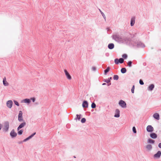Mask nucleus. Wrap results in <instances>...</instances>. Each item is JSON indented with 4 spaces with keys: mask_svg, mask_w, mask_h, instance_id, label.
<instances>
[{
    "mask_svg": "<svg viewBox=\"0 0 161 161\" xmlns=\"http://www.w3.org/2000/svg\"><path fill=\"white\" fill-rule=\"evenodd\" d=\"M139 83L141 85H142L144 84V82L142 80H140L139 81Z\"/></svg>",
    "mask_w": 161,
    "mask_h": 161,
    "instance_id": "nucleus-37",
    "label": "nucleus"
},
{
    "mask_svg": "<svg viewBox=\"0 0 161 161\" xmlns=\"http://www.w3.org/2000/svg\"><path fill=\"white\" fill-rule=\"evenodd\" d=\"M114 62L115 64H118L119 63V59L117 58H116L114 60Z\"/></svg>",
    "mask_w": 161,
    "mask_h": 161,
    "instance_id": "nucleus-28",
    "label": "nucleus"
},
{
    "mask_svg": "<svg viewBox=\"0 0 161 161\" xmlns=\"http://www.w3.org/2000/svg\"><path fill=\"white\" fill-rule=\"evenodd\" d=\"M132 130H133V131L134 132V133H136V128H135V127H133V128H132Z\"/></svg>",
    "mask_w": 161,
    "mask_h": 161,
    "instance_id": "nucleus-33",
    "label": "nucleus"
},
{
    "mask_svg": "<svg viewBox=\"0 0 161 161\" xmlns=\"http://www.w3.org/2000/svg\"><path fill=\"white\" fill-rule=\"evenodd\" d=\"M2 127V125L1 124H0V130H1Z\"/></svg>",
    "mask_w": 161,
    "mask_h": 161,
    "instance_id": "nucleus-42",
    "label": "nucleus"
},
{
    "mask_svg": "<svg viewBox=\"0 0 161 161\" xmlns=\"http://www.w3.org/2000/svg\"><path fill=\"white\" fill-rule=\"evenodd\" d=\"M14 103H15V105H16L17 106H19V104L18 103V102H17V101H15V100H14Z\"/></svg>",
    "mask_w": 161,
    "mask_h": 161,
    "instance_id": "nucleus-35",
    "label": "nucleus"
},
{
    "mask_svg": "<svg viewBox=\"0 0 161 161\" xmlns=\"http://www.w3.org/2000/svg\"><path fill=\"white\" fill-rule=\"evenodd\" d=\"M30 100H32L33 102H34L35 101V98L33 97L31 98Z\"/></svg>",
    "mask_w": 161,
    "mask_h": 161,
    "instance_id": "nucleus-40",
    "label": "nucleus"
},
{
    "mask_svg": "<svg viewBox=\"0 0 161 161\" xmlns=\"http://www.w3.org/2000/svg\"><path fill=\"white\" fill-rule=\"evenodd\" d=\"M9 127V124L8 121L5 122L4 123V125L3 126V130L5 132L8 131Z\"/></svg>",
    "mask_w": 161,
    "mask_h": 161,
    "instance_id": "nucleus-2",
    "label": "nucleus"
},
{
    "mask_svg": "<svg viewBox=\"0 0 161 161\" xmlns=\"http://www.w3.org/2000/svg\"><path fill=\"white\" fill-rule=\"evenodd\" d=\"M7 106L9 108H11L13 105V102L11 100H9L6 103Z\"/></svg>",
    "mask_w": 161,
    "mask_h": 161,
    "instance_id": "nucleus-5",
    "label": "nucleus"
},
{
    "mask_svg": "<svg viewBox=\"0 0 161 161\" xmlns=\"http://www.w3.org/2000/svg\"><path fill=\"white\" fill-rule=\"evenodd\" d=\"M158 147L160 148H161V143H160L158 144Z\"/></svg>",
    "mask_w": 161,
    "mask_h": 161,
    "instance_id": "nucleus-41",
    "label": "nucleus"
},
{
    "mask_svg": "<svg viewBox=\"0 0 161 161\" xmlns=\"http://www.w3.org/2000/svg\"><path fill=\"white\" fill-rule=\"evenodd\" d=\"M152 148V146L151 145L148 144L146 146V148L147 150H150Z\"/></svg>",
    "mask_w": 161,
    "mask_h": 161,
    "instance_id": "nucleus-18",
    "label": "nucleus"
},
{
    "mask_svg": "<svg viewBox=\"0 0 161 161\" xmlns=\"http://www.w3.org/2000/svg\"><path fill=\"white\" fill-rule=\"evenodd\" d=\"M134 89H135V86L134 85H133V87H132V89H131V92L132 93H134Z\"/></svg>",
    "mask_w": 161,
    "mask_h": 161,
    "instance_id": "nucleus-36",
    "label": "nucleus"
},
{
    "mask_svg": "<svg viewBox=\"0 0 161 161\" xmlns=\"http://www.w3.org/2000/svg\"><path fill=\"white\" fill-rule=\"evenodd\" d=\"M161 154L160 151H158L157 153L154 155V157L156 158H159L160 157Z\"/></svg>",
    "mask_w": 161,
    "mask_h": 161,
    "instance_id": "nucleus-14",
    "label": "nucleus"
},
{
    "mask_svg": "<svg viewBox=\"0 0 161 161\" xmlns=\"http://www.w3.org/2000/svg\"><path fill=\"white\" fill-rule=\"evenodd\" d=\"M122 57L124 58H126L127 57V55L126 54H124L123 55Z\"/></svg>",
    "mask_w": 161,
    "mask_h": 161,
    "instance_id": "nucleus-38",
    "label": "nucleus"
},
{
    "mask_svg": "<svg viewBox=\"0 0 161 161\" xmlns=\"http://www.w3.org/2000/svg\"><path fill=\"white\" fill-rule=\"evenodd\" d=\"M109 70L110 68L109 67H108L107 69L104 70V72L105 74H106V73L109 71Z\"/></svg>",
    "mask_w": 161,
    "mask_h": 161,
    "instance_id": "nucleus-24",
    "label": "nucleus"
},
{
    "mask_svg": "<svg viewBox=\"0 0 161 161\" xmlns=\"http://www.w3.org/2000/svg\"><path fill=\"white\" fill-rule=\"evenodd\" d=\"M150 137L153 139L156 138L157 137V135L154 133H153L150 134Z\"/></svg>",
    "mask_w": 161,
    "mask_h": 161,
    "instance_id": "nucleus-16",
    "label": "nucleus"
},
{
    "mask_svg": "<svg viewBox=\"0 0 161 161\" xmlns=\"http://www.w3.org/2000/svg\"><path fill=\"white\" fill-rule=\"evenodd\" d=\"M23 131V130H21L18 132V134L19 135H21L22 134Z\"/></svg>",
    "mask_w": 161,
    "mask_h": 161,
    "instance_id": "nucleus-30",
    "label": "nucleus"
},
{
    "mask_svg": "<svg viewBox=\"0 0 161 161\" xmlns=\"http://www.w3.org/2000/svg\"><path fill=\"white\" fill-rule=\"evenodd\" d=\"M91 107L92 108H95L96 107V104L94 103H92V104Z\"/></svg>",
    "mask_w": 161,
    "mask_h": 161,
    "instance_id": "nucleus-29",
    "label": "nucleus"
},
{
    "mask_svg": "<svg viewBox=\"0 0 161 161\" xmlns=\"http://www.w3.org/2000/svg\"><path fill=\"white\" fill-rule=\"evenodd\" d=\"M36 134V132L34 133L33 134H32L31 136H30L29 137L25 139H24V142H25L28 140H29L30 138H31L32 137L35 135Z\"/></svg>",
    "mask_w": 161,
    "mask_h": 161,
    "instance_id": "nucleus-19",
    "label": "nucleus"
},
{
    "mask_svg": "<svg viewBox=\"0 0 161 161\" xmlns=\"http://www.w3.org/2000/svg\"><path fill=\"white\" fill-rule=\"evenodd\" d=\"M119 105L123 108H125L126 107V104L125 102L122 100H120L119 103Z\"/></svg>",
    "mask_w": 161,
    "mask_h": 161,
    "instance_id": "nucleus-6",
    "label": "nucleus"
},
{
    "mask_svg": "<svg viewBox=\"0 0 161 161\" xmlns=\"http://www.w3.org/2000/svg\"><path fill=\"white\" fill-rule=\"evenodd\" d=\"M99 10L100 13H101V14H102V16H103L104 19H105L106 17L104 13L101 11V10L100 9H99Z\"/></svg>",
    "mask_w": 161,
    "mask_h": 161,
    "instance_id": "nucleus-26",
    "label": "nucleus"
},
{
    "mask_svg": "<svg viewBox=\"0 0 161 161\" xmlns=\"http://www.w3.org/2000/svg\"><path fill=\"white\" fill-rule=\"evenodd\" d=\"M132 62L131 61L128 62V65L129 67H131Z\"/></svg>",
    "mask_w": 161,
    "mask_h": 161,
    "instance_id": "nucleus-34",
    "label": "nucleus"
},
{
    "mask_svg": "<svg viewBox=\"0 0 161 161\" xmlns=\"http://www.w3.org/2000/svg\"><path fill=\"white\" fill-rule=\"evenodd\" d=\"M135 22V19L134 17L132 18L131 19V22H130V25L131 26H132L134 25Z\"/></svg>",
    "mask_w": 161,
    "mask_h": 161,
    "instance_id": "nucleus-20",
    "label": "nucleus"
},
{
    "mask_svg": "<svg viewBox=\"0 0 161 161\" xmlns=\"http://www.w3.org/2000/svg\"><path fill=\"white\" fill-rule=\"evenodd\" d=\"M82 107L83 108H87L88 107V103L86 101H84L82 103Z\"/></svg>",
    "mask_w": 161,
    "mask_h": 161,
    "instance_id": "nucleus-12",
    "label": "nucleus"
},
{
    "mask_svg": "<svg viewBox=\"0 0 161 161\" xmlns=\"http://www.w3.org/2000/svg\"><path fill=\"white\" fill-rule=\"evenodd\" d=\"M30 100L29 99H23L21 101V103H30Z\"/></svg>",
    "mask_w": 161,
    "mask_h": 161,
    "instance_id": "nucleus-13",
    "label": "nucleus"
},
{
    "mask_svg": "<svg viewBox=\"0 0 161 161\" xmlns=\"http://www.w3.org/2000/svg\"><path fill=\"white\" fill-rule=\"evenodd\" d=\"M105 82H107V83H109L110 82V80L109 79H107L106 81Z\"/></svg>",
    "mask_w": 161,
    "mask_h": 161,
    "instance_id": "nucleus-39",
    "label": "nucleus"
},
{
    "mask_svg": "<svg viewBox=\"0 0 161 161\" xmlns=\"http://www.w3.org/2000/svg\"><path fill=\"white\" fill-rule=\"evenodd\" d=\"M149 143H154L155 141L154 140H153L151 139H149L147 141Z\"/></svg>",
    "mask_w": 161,
    "mask_h": 161,
    "instance_id": "nucleus-23",
    "label": "nucleus"
},
{
    "mask_svg": "<svg viewBox=\"0 0 161 161\" xmlns=\"http://www.w3.org/2000/svg\"><path fill=\"white\" fill-rule=\"evenodd\" d=\"M121 71L122 73H125L126 71V69L125 68H122L121 70Z\"/></svg>",
    "mask_w": 161,
    "mask_h": 161,
    "instance_id": "nucleus-22",
    "label": "nucleus"
},
{
    "mask_svg": "<svg viewBox=\"0 0 161 161\" xmlns=\"http://www.w3.org/2000/svg\"><path fill=\"white\" fill-rule=\"evenodd\" d=\"M113 78L114 80H117L119 79V76L118 75H114Z\"/></svg>",
    "mask_w": 161,
    "mask_h": 161,
    "instance_id": "nucleus-25",
    "label": "nucleus"
},
{
    "mask_svg": "<svg viewBox=\"0 0 161 161\" xmlns=\"http://www.w3.org/2000/svg\"><path fill=\"white\" fill-rule=\"evenodd\" d=\"M120 111L118 109H116L115 111V114L114 117H119Z\"/></svg>",
    "mask_w": 161,
    "mask_h": 161,
    "instance_id": "nucleus-10",
    "label": "nucleus"
},
{
    "mask_svg": "<svg viewBox=\"0 0 161 161\" xmlns=\"http://www.w3.org/2000/svg\"><path fill=\"white\" fill-rule=\"evenodd\" d=\"M26 123L25 122H23L20 124L17 128V130H19L21 128L23 127L26 125Z\"/></svg>",
    "mask_w": 161,
    "mask_h": 161,
    "instance_id": "nucleus-9",
    "label": "nucleus"
},
{
    "mask_svg": "<svg viewBox=\"0 0 161 161\" xmlns=\"http://www.w3.org/2000/svg\"><path fill=\"white\" fill-rule=\"evenodd\" d=\"M76 116H77V118L79 120H80V119L81 118V115L77 114Z\"/></svg>",
    "mask_w": 161,
    "mask_h": 161,
    "instance_id": "nucleus-32",
    "label": "nucleus"
},
{
    "mask_svg": "<svg viewBox=\"0 0 161 161\" xmlns=\"http://www.w3.org/2000/svg\"><path fill=\"white\" fill-rule=\"evenodd\" d=\"M3 85L5 86H8V85H9V84L7 82V81H6V78L5 77L3 79Z\"/></svg>",
    "mask_w": 161,
    "mask_h": 161,
    "instance_id": "nucleus-15",
    "label": "nucleus"
},
{
    "mask_svg": "<svg viewBox=\"0 0 161 161\" xmlns=\"http://www.w3.org/2000/svg\"><path fill=\"white\" fill-rule=\"evenodd\" d=\"M18 120L20 122L22 121L23 120L22 112L21 111H19V113L18 117Z\"/></svg>",
    "mask_w": 161,
    "mask_h": 161,
    "instance_id": "nucleus-3",
    "label": "nucleus"
},
{
    "mask_svg": "<svg viewBox=\"0 0 161 161\" xmlns=\"http://www.w3.org/2000/svg\"><path fill=\"white\" fill-rule=\"evenodd\" d=\"M112 79V78L111 77H110V78H109L108 79H109L110 80L111 79Z\"/></svg>",
    "mask_w": 161,
    "mask_h": 161,
    "instance_id": "nucleus-43",
    "label": "nucleus"
},
{
    "mask_svg": "<svg viewBox=\"0 0 161 161\" xmlns=\"http://www.w3.org/2000/svg\"><path fill=\"white\" fill-rule=\"evenodd\" d=\"M154 118L157 120H159L160 119L159 114L157 113H155L153 115Z\"/></svg>",
    "mask_w": 161,
    "mask_h": 161,
    "instance_id": "nucleus-11",
    "label": "nucleus"
},
{
    "mask_svg": "<svg viewBox=\"0 0 161 161\" xmlns=\"http://www.w3.org/2000/svg\"><path fill=\"white\" fill-rule=\"evenodd\" d=\"M113 38L116 41L121 42L123 40V38L122 36L118 35H114L113 36Z\"/></svg>",
    "mask_w": 161,
    "mask_h": 161,
    "instance_id": "nucleus-1",
    "label": "nucleus"
},
{
    "mask_svg": "<svg viewBox=\"0 0 161 161\" xmlns=\"http://www.w3.org/2000/svg\"><path fill=\"white\" fill-rule=\"evenodd\" d=\"M64 72L67 78L69 80H71L72 78L71 77L67 70L66 69H64Z\"/></svg>",
    "mask_w": 161,
    "mask_h": 161,
    "instance_id": "nucleus-4",
    "label": "nucleus"
},
{
    "mask_svg": "<svg viewBox=\"0 0 161 161\" xmlns=\"http://www.w3.org/2000/svg\"><path fill=\"white\" fill-rule=\"evenodd\" d=\"M154 87V85L152 84L150 85L148 87V89L150 91H152Z\"/></svg>",
    "mask_w": 161,
    "mask_h": 161,
    "instance_id": "nucleus-17",
    "label": "nucleus"
},
{
    "mask_svg": "<svg viewBox=\"0 0 161 161\" xmlns=\"http://www.w3.org/2000/svg\"><path fill=\"white\" fill-rule=\"evenodd\" d=\"M124 59L122 58H120L119 59V63H122L124 62Z\"/></svg>",
    "mask_w": 161,
    "mask_h": 161,
    "instance_id": "nucleus-27",
    "label": "nucleus"
},
{
    "mask_svg": "<svg viewBox=\"0 0 161 161\" xmlns=\"http://www.w3.org/2000/svg\"><path fill=\"white\" fill-rule=\"evenodd\" d=\"M10 135L12 137H16L17 134L14 130H12L10 133Z\"/></svg>",
    "mask_w": 161,
    "mask_h": 161,
    "instance_id": "nucleus-8",
    "label": "nucleus"
},
{
    "mask_svg": "<svg viewBox=\"0 0 161 161\" xmlns=\"http://www.w3.org/2000/svg\"><path fill=\"white\" fill-rule=\"evenodd\" d=\"M105 83H103V85H105Z\"/></svg>",
    "mask_w": 161,
    "mask_h": 161,
    "instance_id": "nucleus-44",
    "label": "nucleus"
},
{
    "mask_svg": "<svg viewBox=\"0 0 161 161\" xmlns=\"http://www.w3.org/2000/svg\"><path fill=\"white\" fill-rule=\"evenodd\" d=\"M86 121V119L85 118H83L81 119V121L82 123H84Z\"/></svg>",
    "mask_w": 161,
    "mask_h": 161,
    "instance_id": "nucleus-31",
    "label": "nucleus"
},
{
    "mask_svg": "<svg viewBox=\"0 0 161 161\" xmlns=\"http://www.w3.org/2000/svg\"><path fill=\"white\" fill-rule=\"evenodd\" d=\"M108 47L110 49H112L114 47V44L113 43H110L108 45Z\"/></svg>",
    "mask_w": 161,
    "mask_h": 161,
    "instance_id": "nucleus-21",
    "label": "nucleus"
},
{
    "mask_svg": "<svg viewBox=\"0 0 161 161\" xmlns=\"http://www.w3.org/2000/svg\"><path fill=\"white\" fill-rule=\"evenodd\" d=\"M153 127L151 125H149L147 127V131L148 132H152L153 130Z\"/></svg>",
    "mask_w": 161,
    "mask_h": 161,
    "instance_id": "nucleus-7",
    "label": "nucleus"
}]
</instances>
